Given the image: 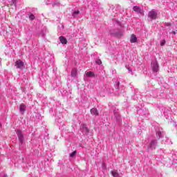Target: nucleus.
<instances>
[{
  "mask_svg": "<svg viewBox=\"0 0 177 177\" xmlns=\"http://www.w3.org/2000/svg\"><path fill=\"white\" fill-rule=\"evenodd\" d=\"M86 75L87 77H95V73L93 71H88L86 73Z\"/></svg>",
  "mask_w": 177,
  "mask_h": 177,
  "instance_id": "obj_11",
  "label": "nucleus"
},
{
  "mask_svg": "<svg viewBox=\"0 0 177 177\" xmlns=\"http://www.w3.org/2000/svg\"><path fill=\"white\" fill-rule=\"evenodd\" d=\"M19 110L20 111H21L22 113H24V111H26V105H24V104H21L19 106Z\"/></svg>",
  "mask_w": 177,
  "mask_h": 177,
  "instance_id": "obj_12",
  "label": "nucleus"
},
{
  "mask_svg": "<svg viewBox=\"0 0 177 177\" xmlns=\"http://www.w3.org/2000/svg\"><path fill=\"white\" fill-rule=\"evenodd\" d=\"M75 154H77V151H74L73 152H72L71 154H70V157H74L75 156Z\"/></svg>",
  "mask_w": 177,
  "mask_h": 177,
  "instance_id": "obj_16",
  "label": "nucleus"
},
{
  "mask_svg": "<svg viewBox=\"0 0 177 177\" xmlns=\"http://www.w3.org/2000/svg\"><path fill=\"white\" fill-rule=\"evenodd\" d=\"M79 13H80V10H77L73 12V15H79Z\"/></svg>",
  "mask_w": 177,
  "mask_h": 177,
  "instance_id": "obj_19",
  "label": "nucleus"
},
{
  "mask_svg": "<svg viewBox=\"0 0 177 177\" xmlns=\"http://www.w3.org/2000/svg\"><path fill=\"white\" fill-rule=\"evenodd\" d=\"M157 12L154 10H151L148 13V17L150 18L151 20H156L157 19Z\"/></svg>",
  "mask_w": 177,
  "mask_h": 177,
  "instance_id": "obj_2",
  "label": "nucleus"
},
{
  "mask_svg": "<svg viewBox=\"0 0 177 177\" xmlns=\"http://www.w3.org/2000/svg\"><path fill=\"white\" fill-rule=\"evenodd\" d=\"M77 68H73L71 72V77H77Z\"/></svg>",
  "mask_w": 177,
  "mask_h": 177,
  "instance_id": "obj_13",
  "label": "nucleus"
},
{
  "mask_svg": "<svg viewBox=\"0 0 177 177\" xmlns=\"http://www.w3.org/2000/svg\"><path fill=\"white\" fill-rule=\"evenodd\" d=\"M12 5H16V0H12Z\"/></svg>",
  "mask_w": 177,
  "mask_h": 177,
  "instance_id": "obj_20",
  "label": "nucleus"
},
{
  "mask_svg": "<svg viewBox=\"0 0 177 177\" xmlns=\"http://www.w3.org/2000/svg\"><path fill=\"white\" fill-rule=\"evenodd\" d=\"M15 66L17 67V68H23L24 66V62L21 61V59H18L15 62Z\"/></svg>",
  "mask_w": 177,
  "mask_h": 177,
  "instance_id": "obj_4",
  "label": "nucleus"
},
{
  "mask_svg": "<svg viewBox=\"0 0 177 177\" xmlns=\"http://www.w3.org/2000/svg\"><path fill=\"white\" fill-rule=\"evenodd\" d=\"M136 41H138V37H136V36L135 35H131V39H130V42H131V44H135V42H136Z\"/></svg>",
  "mask_w": 177,
  "mask_h": 177,
  "instance_id": "obj_8",
  "label": "nucleus"
},
{
  "mask_svg": "<svg viewBox=\"0 0 177 177\" xmlns=\"http://www.w3.org/2000/svg\"><path fill=\"white\" fill-rule=\"evenodd\" d=\"M81 130L82 131V132H84L85 133H89V129H88V128L86 127V126H85V124H82L81 126Z\"/></svg>",
  "mask_w": 177,
  "mask_h": 177,
  "instance_id": "obj_7",
  "label": "nucleus"
},
{
  "mask_svg": "<svg viewBox=\"0 0 177 177\" xmlns=\"http://www.w3.org/2000/svg\"><path fill=\"white\" fill-rule=\"evenodd\" d=\"M111 175L113 176V177H118V171L117 170H113L111 171Z\"/></svg>",
  "mask_w": 177,
  "mask_h": 177,
  "instance_id": "obj_14",
  "label": "nucleus"
},
{
  "mask_svg": "<svg viewBox=\"0 0 177 177\" xmlns=\"http://www.w3.org/2000/svg\"><path fill=\"white\" fill-rule=\"evenodd\" d=\"M174 34H176V32H174Z\"/></svg>",
  "mask_w": 177,
  "mask_h": 177,
  "instance_id": "obj_22",
  "label": "nucleus"
},
{
  "mask_svg": "<svg viewBox=\"0 0 177 177\" xmlns=\"http://www.w3.org/2000/svg\"><path fill=\"white\" fill-rule=\"evenodd\" d=\"M156 145H157V141L156 140H153L151 141L149 147H151V148L156 147Z\"/></svg>",
  "mask_w": 177,
  "mask_h": 177,
  "instance_id": "obj_10",
  "label": "nucleus"
},
{
  "mask_svg": "<svg viewBox=\"0 0 177 177\" xmlns=\"http://www.w3.org/2000/svg\"><path fill=\"white\" fill-rule=\"evenodd\" d=\"M165 44H166V41H165V40H162V41H160V46H164V45H165Z\"/></svg>",
  "mask_w": 177,
  "mask_h": 177,
  "instance_id": "obj_17",
  "label": "nucleus"
},
{
  "mask_svg": "<svg viewBox=\"0 0 177 177\" xmlns=\"http://www.w3.org/2000/svg\"><path fill=\"white\" fill-rule=\"evenodd\" d=\"M90 113L91 114H93V115H99V111L96 108L91 109Z\"/></svg>",
  "mask_w": 177,
  "mask_h": 177,
  "instance_id": "obj_6",
  "label": "nucleus"
},
{
  "mask_svg": "<svg viewBox=\"0 0 177 177\" xmlns=\"http://www.w3.org/2000/svg\"><path fill=\"white\" fill-rule=\"evenodd\" d=\"M17 135L18 136L19 145H23V142H24V136L23 135V133H21V130H17Z\"/></svg>",
  "mask_w": 177,
  "mask_h": 177,
  "instance_id": "obj_1",
  "label": "nucleus"
},
{
  "mask_svg": "<svg viewBox=\"0 0 177 177\" xmlns=\"http://www.w3.org/2000/svg\"><path fill=\"white\" fill-rule=\"evenodd\" d=\"M34 19H35V16H34L32 14H30V15L29 16V19L32 21L34 20Z\"/></svg>",
  "mask_w": 177,
  "mask_h": 177,
  "instance_id": "obj_15",
  "label": "nucleus"
},
{
  "mask_svg": "<svg viewBox=\"0 0 177 177\" xmlns=\"http://www.w3.org/2000/svg\"><path fill=\"white\" fill-rule=\"evenodd\" d=\"M151 67H152L153 72V73H157L159 70L158 62H157V61H153L151 62Z\"/></svg>",
  "mask_w": 177,
  "mask_h": 177,
  "instance_id": "obj_3",
  "label": "nucleus"
},
{
  "mask_svg": "<svg viewBox=\"0 0 177 177\" xmlns=\"http://www.w3.org/2000/svg\"><path fill=\"white\" fill-rule=\"evenodd\" d=\"M95 63H96L97 64H98V65H100V64H102V60H101V59H97V60L95 61Z\"/></svg>",
  "mask_w": 177,
  "mask_h": 177,
  "instance_id": "obj_18",
  "label": "nucleus"
},
{
  "mask_svg": "<svg viewBox=\"0 0 177 177\" xmlns=\"http://www.w3.org/2000/svg\"><path fill=\"white\" fill-rule=\"evenodd\" d=\"M133 10L134 12H136L137 13H141L142 10H140V7H138V6H134L133 8Z\"/></svg>",
  "mask_w": 177,
  "mask_h": 177,
  "instance_id": "obj_9",
  "label": "nucleus"
},
{
  "mask_svg": "<svg viewBox=\"0 0 177 177\" xmlns=\"http://www.w3.org/2000/svg\"><path fill=\"white\" fill-rule=\"evenodd\" d=\"M59 41L61 42V44H62V45H67V39H66V37L61 36L59 37Z\"/></svg>",
  "mask_w": 177,
  "mask_h": 177,
  "instance_id": "obj_5",
  "label": "nucleus"
},
{
  "mask_svg": "<svg viewBox=\"0 0 177 177\" xmlns=\"http://www.w3.org/2000/svg\"><path fill=\"white\" fill-rule=\"evenodd\" d=\"M2 127V124H1V123H0V128Z\"/></svg>",
  "mask_w": 177,
  "mask_h": 177,
  "instance_id": "obj_21",
  "label": "nucleus"
}]
</instances>
